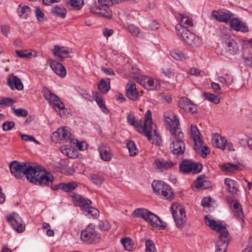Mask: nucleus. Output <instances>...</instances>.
Here are the masks:
<instances>
[{
    "label": "nucleus",
    "mask_w": 252,
    "mask_h": 252,
    "mask_svg": "<svg viewBox=\"0 0 252 252\" xmlns=\"http://www.w3.org/2000/svg\"><path fill=\"white\" fill-rule=\"evenodd\" d=\"M165 116L168 129L171 133L170 149L177 156L183 154L185 151V144L183 139L184 135L179 127L180 122L173 112H169Z\"/></svg>",
    "instance_id": "nucleus-1"
},
{
    "label": "nucleus",
    "mask_w": 252,
    "mask_h": 252,
    "mask_svg": "<svg viewBox=\"0 0 252 252\" xmlns=\"http://www.w3.org/2000/svg\"><path fill=\"white\" fill-rule=\"evenodd\" d=\"M145 120L143 123L142 120H136L135 117H131L130 115L127 116V122L129 125L134 126L136 130L140 131L146 135L149 141L152 140V132H154V136L158 137V135L156 129V125L152 122V113L148 110L145 114Z\"/></svg>",
    "instance_id": "nucleus-2"
},
{
    "label": "nucleus",
    "mask_w": 252,
    "mask_h": 252,
    "mask_svg": "<svg viewBox=\"0 0 252 252\" xmlns=\"http://www.w3.org/2000/svg\"><path fill=\"white\" fill-rule=\"evenodd\" d=\"M34 165L31 163L14 160L9 164V168L11 174L16 178L22 179L24 176H26L29 181Z\"/></svg>",
    "instance_id": "nucleus-3"
},
{
    "label": "nucleus",
    "mask_w": 252,
    "mask_h": 252,
    "mask_svg": "<svg viewBox=\"0 0 252 252\" xmlns=\"http://www.w3.org/2000/svg\"><path fill=\"white\" fill-rule=\"evenodd\" d=\"M54 179V178L50 172L46 171V170H42L38 166L35 165L29 181L36 185L43 187L51 185Z\"/></svg>",
    "instance_id": "nucleus-4"
},
{
    "label": "nucleus",
    "mask_w": 252,
    "mask_h": 252,
    "mask_svg": "<svg viewBox=\"0 0 252 252\" xmlns=\"http://www.w3.org/2000/svg\"><path fill=\"white\" fill-rule=\"evenodd\" d=\"M134 217L141 218L148 222L153 227H160L163 229L165 226L163 222L155 214L144 208H137L132 213Z\"/></svg>",
    "instance_id": "nucleus-5"
},
{
    "label": "nucleus",
    "mask_w": 252,
    "mask_h": 252,
    "mask_svg": "<svg viewBox=\"0 0 252 252\" xmlns=\"http://www.w3.org/2000/svg\"><path fill=\"white\" fill-rule=\"evenodd\" d=\"M154 192L159 197L171 201L174 194L170 186L161 181H154L152 184Z\"/></svg>",
    "instance_id": "nucleus-6"
},
{
    "label": "nucleus",
    "mask_w": 252,
    "mask_h": 252,
    "mask_svg": "<svg viewBox=\"0 0 252 252\" xmlns=\"http://www.w3.org/2000/svg\"><path fill=\"white\" fill-rule=\"evenodd\" d=\"M80 238L82 241L88 244L97 243L100 239V235L92 224L88 225L82 230Z\"/></svg>",
    "instance_id": "nucleus-7"
},
{
    "label": "nucleus",
    "mask_w": 252,
    "mask_h": 252,
    "mask_svg": "<svg viewBox=\"0 0 252 252\" xmlns=\"http://www.w3.org/2000/svg\"><path fill=\"white\" fill-rule=\"evenodd\" d=\"M176 29L178 31V34L186 44L189 45L199 46L200 40L198 37L189 31L185 26L178 24Z\"/></svg>",
    "instance_id": "nucleus-8"
},
{
    "label": "nucleus",
    "mask_w": 252,
    "mask_h": 252,
    "mask_svg": "<svg viewBox=\"0 0 252 252\" xmlns=\"http://www.w3.org/2000/svg\"><path fill=\"white\" fill-rule=\"evenodd\" d=\"M212 144L214 147L222 151L225 150L229 151L234 150L233 144L219 133L212 134Z\"/></svg>",
    "instance_id": "nucleus-9"
},
{
    "label": "nucleus",
    "mask_w": 252,
    "mask_h": 252,
    "mask_svg": "<svg viewBox=\"0 0 252 252\" xmlns=\"http://www.w3.org/2000/svg\"><path fill=\"white\" fill-rule=\"evenodd\" d=\"M171 209L176 226L179 228H182L187 221L185 209L174 204L172 205Z\"/></svg>",
    "instance_id": "nucleus-10"
},
{
    "label": "nucleus",
    "mask_w": 252,
    "mask_h": 252,
    "mask_svg": "<svg viewBox=\"0 0 252 252\" xmlns=\"http://www.w3.org/2000/svg\"><path fill=\"white\" fill-rule=\"evenodd\" d=\"M42 94L49 103L52 105L55 109L58 108L61 111L65 110L64 103L57 95L52 93L48 88L46 87L43 88Z\"/></svg>",
    "instance_id": "nucleus-11"
},
{
    "label": "nucleus",
    "mask_w": 252,
    "mask_h": 252,
    "mask_svg": "<svg viewBox=\"0 0 252 252\" xmlns=\"http://www.w3.org/2000/svg\"><path fill=\"white\" fill-rule=\"evenodd\" d=\"M53 141L61 140L71 144V141H73L72 134L70 128L67 126L61 127L58 128L57 131L53 133L52 137Z\"/></svg>",
    "instance_id": "nucleus-12"
},
{
    "label": "nucleus",
    "mask_w": 252,
    "mask_h": 252,
    "mask_svg": "<svg viewBox=\"0 0 252 252\" xmlns=\"http://www.w3.org/2000/svg\"><path fill=\"white\" fill-rule=\"evenodd\" d=\"M202 169V165L194 162L192 160H184L180 164V170L184 173L196 174Z\"/></svg>",
    "instance_id": "nucleus-13"
},
{
    "label": "nucleus",
    "mask_w": 252,
    "mask_h": 252,
    "mask_svg": "<svg viewBox=\"0 0 252 252\" xmlns=\"http://www.w3.org/2000/svg\"><path fill=\"white\" fill-rule=\"evenodd\" d=\"M138 83L149 90H157L160 88L159 80L147 76H140L138 78Z\"/></svg>",
    "instance_id": "nucleus-14"
},
{
    "label": "nucleus",
    "mask_w": 252,
    "mask_h": 252,
    "mask_svg": "<svg viewBox=\"0 0 252 252\" xmlns=\"http://www.w3.org/2000/svg\"><path fill=\"white\" fill-rule=\"evenodd\" d=\"M90 11L92 13L101 17L110 18L112 15L109 6H100L95 2L91 5Z\"/></svg>",
    "instance_id": "nucleus-15"
},
{
    "label": "nucleus",
    "mask_w": 252,
    "mask_h": 252,
    "mask_svg": "<svg viewBox=\"0 0 252 252\" xmlns=\"http://www.w3.org/2000/svg\"><path fill=\"white\" fill-rule=\"evenodd\" d=\"M7 220L12 227L17 232L21 233L24 231L25 225L21 217L18 214L16 213H12L7 217Z\"/></svg>",
    "instance_id": "nucleus-16"
},
{
    "label": "nucleus",
    "mask_w": 252,
    "mask_h": 252,
    "mask_svg": "<svg viewBox=\"0 0 252 252\" xmlns=\"http://www.w3.org/2000/svg\"><path fill=\"white\" fill-rule=\"evenodd\" d=\"M212 16L217 21L226 23L230 22L233 17V14L225 9L214 10L212 12Z\"/></svg>",
    "instance_id": "nucleus-17"
},
{
    "label": "nucleus",
    "mask_w": 252,
    "mask_h": 252,
    "mask_svg": "<svg viewBox=\"0 0 252 252\" xmlns=\"http://www.w3.org/2000/svg\"><path fill=\"white\" fill-rule=\"evenodd\" d=\"M220 239L216 244V252H225L229 242V234L228 231H224L220 234Z\"/></svg>",
    "instance_id": "nucleus-18"
},
{
    "label": "nucleus",
    "mask_w": 252,
    "mask_h": 252,
    "mask_svg": "<svg viewBox=\"0 0 252 252\" xmlns=\"http://www.w3.org/2000/svg\"><path fill=\"white\" fill-rule=\"evenodd\" d=\"M190 129L191 137L194 144V150L195 151H199L203 144V141L201 137L200 132L197 127L193 125H191Z\"/></svg>",
    "instance_id": "nucleus-19"
},
{
    "label": "nucleus",
    "mask_w": 252,
    "mask_h": 252,
    "mask_svg": "<svg viewBox=\"0 0 252 252\" xmlns=\"http://www.w3.org/2000/svg\"><path fill=\"white\" fill-rule=\"evenodd\" d=\"M204 221L206 224L209 226L211 229L220 232V234H221L224 231H227L225 225H223L220 221L211 219L207 216L204 217Z\"/></svg>",
    "instance_id": "nucleus-20"
},
{
    "label": "nucleus",
    "mask_w": 252,
    "mask_h": 252,
    "mask_svg": "<svg viewBox=\"0 0 252 252\" xmlns=\"http://www.w3.org/2000/svg\"><path fill=\"white\" fill-rule=\"evenodd\" d=\"M178 105L180 108L187 112L194 113L197 111L196 106L186 97L180 98L178 101Z\"/></svg>",
    "instance_id": "nucleus-21"
},
{
    "label": "nucleus",
    "mask_w": 252,
    "mask_h": 252,
    "mask_svg": "<svg viewBox=\"0 0 252 252\" xmlns=\"http://www.w3.org/2000/svg\"><path fill=\"white\" fill-rule=\"evenodd\" d=\"M175 164V163L170 160L157 159L153 162V165L158 171L162 172L171 168Z\"/></svg>",
    "instance_id": "nucleus-22"
},
{
    "label": "nucleus",
    "mask_w": 252,
    "mask_h": 252,
    "mask_svg": "<svg viewBox=\"0 0 252 252\" xmlns=\"http://www.w3.org/2000/svg\"><path fill=\"white\" fill-rule=\"evenodd\" d=\"M101 159L109 162L112 159V153L110 147L106 144H101L98 148Z\"/></svg>",
    "instance_id": "nucleus-23"
},
{
    "label": "nucleus",
    "mask_w": 252,
    "mask_h": 252,
    "mask_svg": "<svg viewBox=\"0 0 252 252\" xmlns=\"http://www.w3.org/2000/svg\"><path fill=\"white\" fill-rule=\"evenodd\" d=\"M229 24L231 28L235 31L243 32H246L249 31V28L246 23L242 22L238 18H232Z\"/></svg>",
    "instance_id": "nucleus-24"
},
{
    "label": "nucleus",
    "mask_w": 252,
    "mask_h": 252,
    "mask_svg": "<svg viewBox=\"0 0 252 252\" xmlns=\"http://www.w3.org/2000/svg\"><path fill=\"white\" fill-rule=\"evenodd\" d=\"M53 55L56 58L61 61H62L65 57H66L70 53L67 47L60 46L59 45H54L52 49Z\"/></svg>",
    "instance_id": "nucleus-25"
},
{
    "label": "nucleus",
    "mask_w": 252,
    "mask_h": 252,
    "mask_svg": "<svg viewBox=\"0 0 252 252\" xmlns=\"http://www.w3.org/2000/svg\"><path fill=\"white\" fill-rule=\"evenodd\" d=\"M126 95L128 98L132 100H136L139 97V94L136 90V84L129 81L126 86Z\"/></svg>",
    "instance_id": "nucleus-26"
},
{
    "label": "nucleus",
    "mask_w": 252,
    "mask_h": 252,
    "mask_svg": "<svg viewBox=\"0 0 252 252\" xmlns=\"http://www.w3.org/2000/svg\"><path fill=\"white\" fill-rule=\"evenodd\" d=\"M7 84L12 90L14 88L21 91L23 90L24 86L20 78L15 75H10L7 79Z\"/></svg>",
    "instance_id": "nucleus-27"
},
{
    "label": "nucleus",
    "mask_w": 252,
    "mask_h": 252,
    "mask_svg": "<svg viewBox=\"0 0 252 252\" xmlns=\"http://www.w3.org/2000/svg\"><path fill=\"white\" fill-rule=\"evenodd\" d=\"M50 66L52 70L58 76L62 78L65 76L66 74V69L62 64L57 62H53L51 63Z\"/></svg>",
    "instance_id": "nucleus-28"
},
{
    "label": "nucleus",
    "mask_w": 252,
    "mask_h": 252,
    "mask_svg": "<svg viewBox=\"0 0 252 252\" xmlns=\"http://www.w3.org/2000/svg\"><path fill=\"white\" fill-rule=\"evenodd\" d=\"M224 184L226 187V190L231 193H236L238 190L237 182L230 178L224 179Z\"/></svg>",
    "instance_id": "nucleus-29"
},
{
    "label": "nucleus",
    "mask_w": 252,
    "mask_h": 252,
    "mask_svg": "<svg viewBox=\"0 0 252 252\" xmlns=\"http://www.w3.org/2000/svg\"><path fill=\"white\" fill-rule=\"evenodd\" d=\"M51 12L55 16L64 18L66 17L67 10L62 5H55L51 9Z\"/></svg>",
    "instance_id": "nucleus-30"
},
{
    "label": "nucleus",
    "mask_w": 252,
    "mask_h": 252,
    "mask_svg": "<svg viewBox=\"0 0 252 252\" xmlns=\"http://www.w3.org/2000/svg\"><path fill=\"white\" fill-rule=\"evenodd\" d=\"M76 201L77 202L78 206H80L82 210H84L92 204V201L88 199L77 195L75 196Z\"/></svg>",
    "instance_id": "nucleus-31"
},
{
    "label": "nucleus",
    "mask_w": 252,
    "mask_h": 252,
    "mask_svg": "<svg viewBox=\"0 0 252 252\" xmlns=\"http://www.w3.org/2000/svg\"><path fill=\"white\" fill-rule=\"evenodd\" d=\"M31 12V8L27 5H19L17 8L18 15L22 18L27 19Z\"/></svg>",
    "instance_id": "nucleus-32"
},
{
    "label": "nucleus",
    "mask_w": 252,
    "mask_h": 252,
    "mask_svg": "<svg viewBox=\"0 0 252 252\" xmlns=\"http://www.w3.org/2000/svg\"><path fill=\"white\" fill-rule=\"evenodd\" d=\"M94 97L95 98V101L102 111L105 114H108L109 111L107 108L101 95L98 93L96 92L94 94Z\"/></svg>",
    "instance_id": "nucleus-33"
},
{
    "label": "nucleus",
    "mask_w": 252,
    "mask_h": 252,
    "mask_svg": "<svg viewBox=\"0 0 252 252\" xmlns=\"http://www.w3.org/2000/svg\"><path fill=\"white\" fill-rule=\"evenodd\" d=\"M177 19L181 23V25L183 26H184L183 25H185L186 27H190L193 25L192 19L184 14H179L177 16Z\"/></svg>",
    "instance_id": "nucleus-34"
},
{
    "label": "nucleus",
    "mask_w": 252,
    "mask_h": 252,
    "mask_svg": "<svg viewBox=\"0 0 252 252\" xmlns=\"http://www.w3.org/2000/svg\"><path fill=\"white\" fill-rule=\"evenodd\" d=\"M194 186L196 188L207 189L209 187L210 183L204 179V177H198L194 182Z\"/></svg>",
    "instance_id": "nucleus-35"
},
{
    "label": "nucleus",
    "mask_w": 252,
    "mask_h": 252,
    "mask_svg": "<svg viewBox=\"0 0 252 252\" xmlns=\"http://www.w3.org/2000/svg\"><path fill=\"white\" fill-rule=\"evenodd\" d=\"M171 57L177 61H183L188 58L187 54L181 51L174 50L170 52Z\"/></svg>",
    "instance_id": "nucleus-36"
},
{
    "label": "nucleus",
    "mask_w": 252,
    "mask_h": 252,
    "mask_svg": "<svg viewBox=\"0 0 252 252\" xmlns=\"http://www.w3.org/2000/svg\"><path fill=\"white\" fill-rule=\"evenodd\" d=\"M202 97L205 100L213 102L216 104H219L220 102V99L218 96L209 93H204L202 95Z\"/></svg>",
    "instance_id": "nucleus-37"
},
{
    "label": "nucleus",
    "mask_w": 252,
    "mask_h": 252,
    "mask_svg": "<svg viewBox=\"0 0 252 252\" xmlns=\"http://www.w3.org/2000/svg\"><path fill=\"white\" fill-rule=\"evenodd\" d=\"M98 89L102 93L106 94L110 90V81L108 79L105 81L103 79L101 80L98 85Z\"/></svg>",
    "instance_id": "nucleus-38"
},
{
    "label": "nucleus",
    "mask_w": 252,
    "mask_h": 252,
    "mask_svg": "<svg viewBox=\"0 0 252 252\" xmlns=\"http://www.w3.org/2000/svg\"><path fill=\"white\" fill-rule=\"evenodd\" d=\"M233 213L236 217L241 218L243 216L242 209L240 203L236 201L234 202L233 205Z\"/></svg>",
    "instance_id": "nucleus-39"
},
{
    "label": "nucleus",
    "mask_w": 252,
    "mask_h": 252,
    "mask_svg": "<svg viewBox=\"0 0 252 252\" xmlns=\"http://www.w3.org/2000/svg\"><path fill=\"white\" fill-rule=\"evenodd\" d=\"M121 242L127 251H131L133 248L134 243L129 237L122 238L121 239Z\"/></svg>",
    "instance_id": "nucleus-40"
},
{
    "label": "nucleus",
    "mask_w": 252,
    "mask_h": 252,
    "mask_svg": "<svg viewBox=\"0 0 252 252\" xmlns=\"http://www.w3.org/2000/svg\"><path fill=\"white\" fill-rule=\"evenodd\" d=\"M91 181L94 184L100 186L104 182L103 176L99 174H93L90 176Z\"/></svg>",
    "instance_id": "nucleus-41"
},
{
    "label": "nucleus",
    "mask_w": 252,
    "mask_h": 252,
    "mask_svg": "<svg viewBox=\"0 0 252 252\" xmlns=\"http://www.w3.org/2000/svg\"><path fill=\"white\" fill-rule=\"evenodd\" d=\"M71 147L77 148L80 151H83L87 149V145L85 142H79L77 139L71 141Z\"/></svg>",
    "instance_id": "nucleus-42"
},
{
    "label": "nucleus",
    "mask_w": 252,
    "mask_h": 252,
    "mask_svg": "<svg viewBox=\"0 0 252 252\" xmlns=\"http://www.w3.org/2000/svg\"><path fill=\"white\" fill-rule=\"evenodd\" d=\"M84 211L86 213V215L92 217L94 218H96L99 213V211L97 209L91 207V205L85 209Z\"/></svg>",
    "instance_id": "nucleus-43"
},
{
    "label": "nucleus",
    "mask_w": 252,
    "mask_h": 252,
    "mask_svg": "<svg viewBox=\"0 0 252 252\" xmlns=\"http://www.w3.org/2000/svg\"><path fill=\"white\" fill-rule=\"evenodd\" d=\"M35 13L36 18L38 21L43 22L47 20V18L44 12L41 10L39 7H35Z\"/></svg>",
    "instance_id": "nucleus-44"
},
{
    "label": "nucleus",
    "mask_w": 252,
    "mask_h": 252,
    "mask_svg": "<svg viewBox=\"0 0 252 252\" xmlns=\"http://www.w3.org/2000/svg\"><path fill=\"white\" fill-rule=\"evenodd\" d=\"M126 145L129 154L131 156H135L138 153V149H137L136 145L133 141H128Z\"/></svg>",
    "instance_id": "nucleus-45"
},
{
    "label": "nucleus",
    "mask_w": 252,
    "mask_h": 252,
    "mask_svg": "<svg viewBox=\"0 0 252 252\" xmlns=\"http://www.w3.org/2000/svg\"><path fill=\"white\" fill-rule=\"evenodd\" d=\"M63 190L66 192L72 191L78 187L77 184L75 182L68 183H63Z\"/></svg>",
    "instance_id": "nucleus-46"
},
{
    "label": "nucleus",
    "mask_w": 252,
    "mask_h": 252,
    "mask_svg": "<svg viewBox=\"0 0 252 252\" xmlns=\"http://www.w3.org/2000/svg\"><path fill=\"white\" fill-rule=\"evenodd\" d=\"M227 50L231 54H234L238 51V48L236 42L234 41L229 42L227 44Z\"/></svg>",
    "instance_id": "nucleus-47"
},
{
    "label": "nucleus",
    "mask_w": 252,
    "mask_h": 252,
    "mask_svg": "<svg viewBox=\"0 0 252 252\" xmlns=\"http://www.w3.org/2000/svg\"><path fill=\"white\" fill-rule=\"evenodd\" d=\"M238 168L237 165L232 164H223L221 166V169L228 172H233Z\"/></svg>",
    "instance_id": "nucleus-48"
},
{
    "label": "nucleus",
    "mask_w": 252,
    "mask_h": 252,
    "mask_svg": "<svg viewBox=\"0 0 252 252\" xmlns=\"http://www.w3.org/2000/svg\"><path fill=\"white\" fill-rule=\"evenodd\" d=\"M146 252H157L154 242L151 240H147L145 242Z\"/></svg>",
    "instance_id": "nucleus-49"
},
{
    "label": "nucleus",
    "mask_w": 252,
    "mask_h": 252,
    "mask_svg": "<svg viewBox=\"0 0 252 252\" xmlns=\"http://www.w3.org/2000/svg\"><path fill=\"white\" fill-rule=\"evenodd\" d=\"M12 109L14 114L17 116L25 117L28 115V111L26 109L22 108L15 109L13 107L12 108Z\"/></svg>",
    "instance_id": "nucleus-50"
},
{
    "label": "nucleus",
    "mask_w": 252,
    "mask_h": 252,
    "mask_svg": "<svg viewBox=\"0 0 252 252\" xmlns=\"http://www.w3.org/2000/svg\"><path fill=\"white\" fill-rule=\"evenodd\" d=\"M67 4L76 9H79L83 3V0H67Z\"/></svg>",
    "instance_id": "nucleus-51"
},
{
    "label": "nucleus",
    "mask_w": 252,
    "mask_h": 252,
    "mask_svg": "<svg viewBox=\"0 0 252 252\" xmlns=\"http://www.w3.org/2000/svg\"><path fill=\"white\" fill-rule=\"evenodd\" d=\"M62 153L67 156L69 158H74L76 157V154L74 151L70 148H65L62 149Z\"/></svg>",
    "instance_id": "nucleus-52"
},
{
    "label": "nucleus",
    "mask_w": 252,
    "mask_h": 252,
    "mask_svg": "<svg viewBox=\"0 0 252 252\" xmlns=\"http://www.w3.org/2000/svg\"><path fill=\"white\" fill-rule=\"evenodd\" d=\"M15 124L12 121H6L2 124V129L4 131H9L14 126Z\"/></svg>",
    "instance_id": "nucleus-53"
},
{
    "label": "nucleus",
    "mask_w": 252,
    "mask_h": 252,
    "mask_svg": "<svg viewBox=\"0 0 252 252\" xmlns=\"http://www.w3.org/2000/svg\"><path fill=\"white\" fill-rule=\"evenodd\" d=\"M15 102V101L9 97H4L0 100V106H8Z\"/></svg>",
    "instance_id": "nucleus-54"
},
{
    "label": "nucleus",
    "mask_w": 252,
    "mask_h": 252,
    "mask_svg": "<svg viewBox=\"0 0 252 252\" xmlns=\"http://www.w3.org/2000/svg\"><path fill=\"white\" fill-rule=\"evenodd\" d=\"M21 137V138L23 140L26 141H32L34 142L35 143H38V141L34 138V137L27 135V134H24L21 133H19Z\"/></svg>",
    "instance_id": "nucleus-55"
},
{
    "label": "nucleus",
    "mask_w": 252,
    "mask_h": 252,
    "mask_svg": "<svg viewBox=\"0 0 252 252\" xmlns=\"http://www.w3.org/2000/svg\"><path fill=\"white\" fill-rule=\"evenodd\" d=\"M16 53L19 57L24 59H30L32 57V53L29 52L28 53H25V51L23 50H16Z\"/></svg>",
    "instance_id": "nucleus-56"
},
{
    "label": "nucleus",
    "mask_w": 252,
    "mask_h": 252,
    "mask_svg": "<svg viewBox=\"0 0 252 252\" xmlns=\"http://www.w3.org/2000/svg\"><path fill=\"white\" fill-rule=\"evenodd\" d=\"M128 29L129 32L134 36H137L139 33V29L132 24L128 26Z\"/></svg>",
    "instance_id": "nucleus-57"
},
{
    "label": "nucleus",
    "mask_w": 252,
    "mask_h": 252,
    "mask_svg": "<svg viewBox=\"0 0 252 252\" xmlns=\"http://www.w3.org/2000/svg\"><path fill=\"white\" fill-rule=\"evenodd\" d=\"M0 31L4 36L7 37L10 32V27L5 25H1L0 27Z\"/></svg>",
    "instance_id": "nucleus-58"
},
{
    "label": "nucleus",
    "mask_w": 252,
    "mask_h": 252,
    "mask_svg": "<svg viewBox=\"0 0 252 252\" xmlns=\"http://www.w3.org/2000/svg\"><path fill=\"white\" fill-rule=\"evenodd\" d=\"M99 228L102 231H107L110 228V225L108 222L100 221L99 224Z\"/></svg>",
    "instance_id": "nucleus-59"
},
{
    "label": "nucleus",
    "mask_w": 252,
    "mask_h": 252,
    "mask_svg": "<svg viewBox=\"0 0 252 252\" xmlns=\"http://www.w3.org/2000/svg\"><path fill=\"white\" fill-rule=\"evenodd\" d=\"M200 151L201 152V155L203 158L206 157V156L210 153V148L207 146H203V145L200 149L197 151L199 152Z\"/></svg>",
    "instance_id": "nucleus-60"
},
{
    "label": "nucleus",
    "mask_w": 252,
    "mask_h": 252,
    "mask_svg": "<svg viewBox=\"0 0 252 252\" xmlns=\"http://www.w3.org/2000/svg\"><path fill=\"white\" fill-rule=\"evenodd\" d=\"M212 198L210 197H205L201 200V205L204 207H209L212 202Z\"/></svg>",
    "instance_id": "nucleus-61"
},
{
    "label": "nucleus",
    "mask_w": 252,
    "mask_h": 252,
    "mask_svg": "<svg viewBox=\"0 0 252 252\" xmlns=\"http://www.w3.org/2000/svg\"><path fill=\"white\" fill-rule=\"evenodd\" d=\"M114 31L108 28H104L102 30V33L105 37H110L114 33Z\"/></svg>",
    "instance_id": "nucleus-62"
},
{
    "label": "nucleus",
    "mask_w": 252,
    "mask_h": 252,
    "mask_svg": "<svg viewBox=\"0 0 252 252\" xmlns=\"http://www.w3.org/2000/svg\"><path fill=\"white\" fill-rule=\"evenodd\" d=\"M200 72L201 71L199 69L194 67L190 68L188 71V74L196 76L199 75L200 74Z\"/></svg>",
    "instance_id": "nucleus-63"
},
{
    "label": "nucleus",
    "mask_w": 252,
    "mask_h": 252,
    "mask_svg": "<svg viewBox=\"0 0 252 252\" xmlns=\"http://www.w3.org/2000/svg\"><path fill=\"white\" fill-rule=\"evenodd\" d=\"M223 76L224 77L226 81V86L230 85L233 81V78L232 75L230 74H226Z\"/></svg>",
    "instance_id": "nucleus-64"
}]
</instances>
